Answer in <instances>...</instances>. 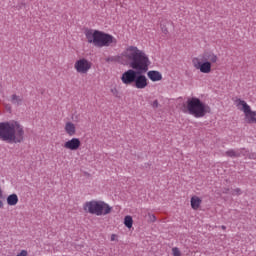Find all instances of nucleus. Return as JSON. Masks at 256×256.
Here are the masks:
<instances>
[{"label": "nucleus", "instance_id": "f257e3e1", "mask_svg": "<svg viewBox=\"0 0 256 256\" xmlns=\"http://www.w3.org/2000/svg\"><path fill=\"white\" fill-rule=\"evenodd\" d=\"M122 65H129L132 69H128L121 76V81L124 85H133L135 89H145L149 85L147 76L143 73L149 71L151 60L137 46H129L119 57Z\"/></svg>", "mask_w": 256, "mask_h": 256}, {"label": "nucleus", "instance_id": "f03ea898", "mask_svg": "<svg viewBox=\"0 0 256 256\" xmlns=\"http://www.w3.org/2000/svg\"><path fill=\"white\" fill-rule=\"evenodd\" d=\"M0 140L6 143H23L25 128L15 120L0 122Z\"/></svg>", "mask_w": 256, "mask_h": 256}, {"label": "nucleus", "instance_id": "7ed1b4c3", "mask_svg": "<svg viewBox=\"0 0 256 256\" xmlns=\"http://www.w3.org/2000/svg\"><path fill=\"white\" fill-rule=\"evenodd\" d=\"M85 37L87 42L93 43L95 47H111V45H117L116 37L102 31L86 30Z\"/></svg>", "mask_w": 256, "mask_h": 256}, {"label": "nucleus", "instance_id": "20e7f679", "mask_svg": "<svg viewBox=\"0 0 256 256\" xmlns=\"http://www.w3.org/2000/svg\"><path fill=\"white\" fill-rule=\"evenodd\" d=\"M187 111L192 117L201 119V117H205V115L209 113L210 108L207 104L203 103L201 99L192 97L187 100Z\"/></svg>", "mask_w": 256, "mask_h": 256}, {"label": "nucleus", "instance_id": "39448f33", "mask_svg": "<svg viewBox=\"0 0 256 256\" xmlns=\"http://www.w3.org/2000/svg\"><path fill=\"white\" fill-rule=\"evenodd\" d=\"M84 211L90 213L91 215H97V217H101L109 215V213L113 211V207H111L105 201L92 200L84 204Z\"/></svg>", "mask_w": 256, "mask_h": 256}, {"label": "nucleus", "instance_id": "423d86ee", "mask_svg": "<svg viewBox=\"0 0 256 256\" xmlns=\"http://www.w3.org/2000/svg\"><path fill=\"white\" fill-rule=\"evenodd\" d=\"M237 107H242V111L245 114L247 123H256V111L251 110V106L244 100H236Z\"/></svg>", "mask_w": 256, "mask_h": 256}, {"label": "nucleus", "instance_id": "0eeeda50", "mask_svg": "<svg viewBox=\"0 0 256 256\" xmlns=\"http://www.w3.org/2000/svg\"><path fill=\"white\" fill-rule=\"evenodd\" d=\"M91 67H93V63L86 58H80L74 63V69L80 75H87L91 71Z\"/></svg>", "mask_w": 256, "mask_h": 256}, {"label": "nucleus", "instance_id": "6e6552de", "mask_svg": "<svg viewBox=\"0 0 256 256\" xmlns=\"http://www.w3.org/2000/svg\"><path fill=\"white\" fill-rule=\"evenodd\" d=\"M192 63L195 69H198L201 73H211V62H201L199 58H193Z\"/></svg>", "mask_w": 256, "mask_h": 256}, {"label": "nucleus", "instance_id": "1a4fd4ad", "mask_svg": "<svg viewBox=\"0 0 256 256\" xmlns=\"http://www.w3.org/2000/svg\"><path fill=\"white\" fill-rule=\"evenodd\" d=\"M81 147V140L79 138H72L64 143V149L69 151H77Z\"/></svg>", "mask_w": 256, "mask_h": 256}, {"label": "nucleus", "instance_id": "9d476101", "mask_svg": "<svg viewBox=\"0 0 256 256\" xmlns=\"http://www.w3.org/2000/svg\"><path fill=\"white\" fill-rule=\"evenodd\" d=\"M147 77H148V79H150V81H153L154 83L157 81H161V79H163V75L161 74V72H159L157 70L148 71Z\"/></svg>", "mask_w": 256, "mask_h": 256}, {"label": "nucleus", "instance_id": "9b49d317", "mask_svg": "<svg viewBox=\"0 0 256 256\" xmlns=\"http://www.w3.org/2000/svg\"><path fill=\"white\" fill-rule=\"evenodd\" d=\"M246 153H247V150H245V148L237 149V150L231 149L226 151V155L228 157H243L245 156Z\"/></svg>", "mask_w": 256, "mask_h": 256}, {"label": "nucleus", "instance_id": "f8f14e48", "mask_svg": "<svg viewBox=\"0 0 256 256\" xmlns=\"http://www.w3.org/2000/svg\"><path fill=\"white\" fill-rule=\"evenodd\" d=\"M64 129L69 137H73L77 133V128L73 122H67Z\"/></svg>", "mask_w": 256, "mask_h": 256}, {"label": "nucleus", "instance_id": "ddd939ff", "mask_svg": "<svg viewBox=\"0 0 256 256\" xmlns=\"http://www.w3.org/2000/svg\"><path fill=\"white\" fill-rule=\"evenodd\" d=\"M12 105H16V107H21L23 105V98L17 94H12L10 99Z\"/></svg>", "mask_w": 256, "mask_h": 256}, {"label": "nucleus", "instance_id": "4468645a", "mask_svg": "<svg viewBox=\"0 0 256 256\" xmlns=\"http://www.w3.org/2000/svg\"><path fill=\"white\" fill-rule=\"evenodd\" d=\"M7 204L10 205V207H15L17 203H19V196L17 194H11L7 197Z\"/></svg>", "mask_w": 256, "mask_h": 256}, {"label": "nucleus", "instance_id": "2eb2a0df", "mask_svg": "<svg viewBox=\"0 0 256 256\" xmlns=\"http://www.w3.org/2000/svg\"><path fill=\"white\" fill-rule=\"evenodd\" d=\"M191 207L194 210H197L199 209V207H201V200L199 199V197L193 196L191 198Z\"/></svg>", "mask_w": 256, "mask_h": 256}, {"label": "nucleus", "instance_id": "dca6fc26", "mask_svg": "<svg viewBox=\"0 0 256 256\" xmlns=\"http://www.w3.org/2000/svg\"><path fill=\"white\" fill-rule=\"evenodd\" d=\"M124 225L128 229H131V227H133V217L125 216V218H124Z\"/></svg>", "mask_w": 256, "mask_h": 256}, {"label": "nucleus", "instance_id": "f3484780", "mask_svg": "<svg viewBox=\"0 0 256 256\" xmlns=\"http://www.w3.org/2000/svg\"><path fill=\"white\" fill-rule=\"evenodd\" d=\"M219 58H217V55H215L214 53H209L206 56V61H209V63H215L216 61H218Z\"/></svg>", "mask_w": 256, "mask_h": 256}, {"label": "nucleus", "instance_id": "a211bd4d", "mask_svg": "<svg viewBox=\"0 0 256 256\" xmlns=\"http://www.w3.org/2000/svg\"><path fill=\"white\" fill-rule=\"evenodd\" d=\"M148 221L149 223H155L157 221L155 214L148 213Z\"/></svg>", "mask_w": 256, "mask_h": 256}, {"label": "nucleus", "instance_id": "6ab92c4d", "mask_svg": "<svg viewBox=\"0 0 256 256\" xmlns=\"http://www.w3.org/2000/svg\"><path fill=\"white\" fill-rule=\"evenodd\" d=\"M172 255L173 256H181V250H179V248H177V247L172 248Z\"/></svg>", "mask_w": 256, "mask_h": 256}, {"label": "nucleus", "instance_id": "aec40b11", "mask_svg": "<svg viewBox=\"0 0 256 256\" xmlns=\"http://www.w3.org/2000/svg\"><path fill=\"white\" fill-rule=\"evenodd\" d=\"M241 193L242 192L239 188H236V189L232 190V192H231L232 195H241Z\"/></svg>", "mask_w": 256, "mask_h": 256}, {"label": "nucleus", "instance_id": "412c9836", "mask_svg": "<svg viewBox=\"0 0 256 256\" xmlns=\"http://www.w3.org/2000/svg\"><path fill=\"white\" fill-rule=\"evenodd\" d=\"M152 107H153L154 109H157V107H159V101L154 100L153 103H152Z\"/></svg>", "mask_w": 256, "mask_h": 256}, {"label": "nucleus", "instance_id": "4be33fe9", "mask_svg": "<svg viewBox=\"0 0 256 256\" xmlns=\"http://www.w3.org/2000/svg\"><path fill=\"white\" fill-rule=\"evenodd\" d=\"M162 32L164 33V35H167V33H169V31L165 27H162Z\"/></svg>", "mask_w": 256, "mask_h": 256}, {"label": "nucleus", "instance_id": "5701e85b", "mask_svg": "<svg viewBox=\"0 0 256 256\" xmlns=\"http://www.w3.org/2000/svg\"><path fill=\"white\" fill-rule=\"evenodd\" d=\"M115 239H117V235L112 234V235H111V241H115Z\"/></svg>", "mask_w": 256, "mask_h": 256}, {"label": "nucleus", "instance_id": "b1692460", "mask_svg": "<svg viewBox=\"0 0 256 256\" xmlns=\"http://www.w3.org/2000/svg\"><path fill=\"white\" fill-rule=\"evenodd\" d=\"M6 109H7V111H9V113H11V106L10 105H7Z\"/></svg>", "mask_w": 256, "mask_h": 256}, {"label": "nucleus", "instance_id": "393cba45", "mask_svg": "<svg viewBox=\"0 0 256 256\" xmlns=\"http://www.w3.org/2000/svg\"><path fill=\"white\" fill-rule=\"evenodd\" d=\"M0 199H3V190L0 188Z\"/></svg>", "mask_w": 256, "mask_h": 256}, {"label": "nucleus", "instance_id": "a878e982", "mask_svg": "<svg viewBox=\"0 0 256 256\" xmlns=\"http://www.w3.org/2000/svg\"><path fill=\"white\" fill-rule=\"evenodd\" d=\"M3 201L2 200H0V209H3Z\"/></svg>", "mask_w": 256, "mask_h": 256}, {"label": "nucleus", "instance_id": "bb28decb", "mask_svg": "<svg viewBox=\"0 0 256 256\" xmlns=\"http://www.w3.org/2000/svg\"><path fill=\"white\" fill-rule=\"evenodd\" d=\"M112 93H117V89H112Z\"/></svg>", "mask_w": 256, "mask_h": 256}, {"label": "nucleus", "instance_id": "cd10ccee", "mask_svg": "<svg viewBox=\"0 0 256 256\" xmlns=\"http://www.w3.org/2000/svg\"><path fill=\"white\" fill-rule=\"evenodd\" d=\"M162 23H167V20H162Z\"/></svg>", "mask_w": 256, "mask_h": 256}, {"label": "nucleus", "instance_id": "c85d7f7f", "mask_svg": "<svg viewBox=\"0 0 256 256\" xmlns=\"http://www.w3.org/2000/svg\"><path fill=\"white\" fill-rule=\"evenodd\" d=\"M222 229H226V227H225V226H222Z\"/></svg>", "mask_w": 256, "mask_h": 256}]
</instances>
